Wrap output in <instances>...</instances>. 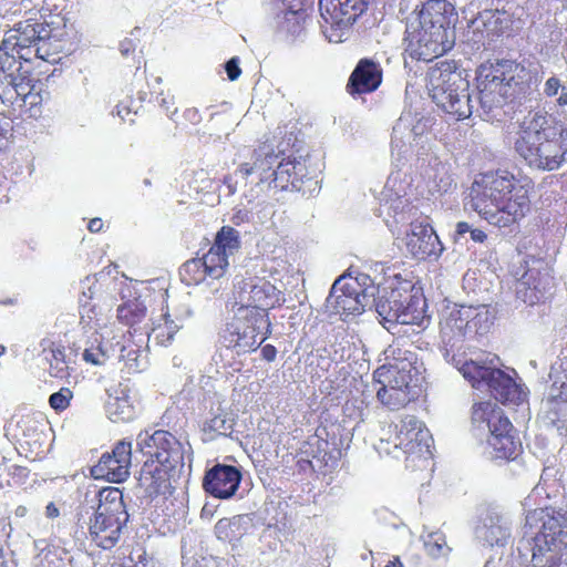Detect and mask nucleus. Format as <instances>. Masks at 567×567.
Here are the masks:
<instances>
[{"instance_id":"nucleus-1","label":"nucleus","mask_w":567,"mask_h":567,"mask_svg":"<svg viewBox=\"0 0 567 567\" xmlns=\"http://www.w3.org/2000/svg\"><path fill=\"white\" fill-rule=\"evenodd\" d=\"M528 72L513 60H495L476 71L477 107L484 121H499L502 109L527 86ZM427 90L433 102L455 120L470 117L475 105L468 94V82L456 71L455 63L442 61L429 72Z\"/></svg>"},{"instance_id":"nucleus-2","label":"nucleus","mask_w":567,"mask_h":567,"mask_svg":"<svg viewBox=\"0 0 567 567\" xmlns=\"http://www.w3.org/2000/svg\"><path fill=\"white\" fill-rule=\"evenodd\" d=\"M534 182L504 169L481 174L471 188L470 207L491 225L506 227L529 210Z\"/></svg>"},{"instance_id":"nucleus-3","label":"nucleus","mask_w":567,"mask_h":567,"mask_svg":"<svg viewBox=\"0 0 567 567\" xmlns=\"http://www.w3.org/2000/svg\"><path fill=\"white\" fill-rule=\"evenodd\" d=\"M514 150L532 169H559L567 163V127L544 109L530 110L518 121Z\"/></svg>"},{"instance_id":"nucleus-4","label":"nucleus","mask_w":567,"mask_h":567,"mask_svg":"<svg viewBox=\"0 0 567 567\" xmlns=\"http://www.w3.org/2000/svg\"><path fill=\"white\" fill-rule=\"evenodd\" d=\"M517 553L526 567H567V513L529 512Z\"/></svg>"},{"instance_id":"nucleus-5","label":"nucleus","mask_w":567,"mask_h":567,"mask_svg":"<svg viewBox=\"0 0 567 567\" xmlns=\"http://www.w3.org/2000/svg\"><path fill=\"white\" fill-rule=\"evenodd\" d=\"M78 525L89 529L91 539L103 549L113 548L128 522L123 494L116 487L94 488L84 495L76 513Z\"/></svg>"},{"instance_id":"nucleus-6","label":"nucleus","mask_w":567,"mask_h":567,"mask_svg":"<svg viewBox=\"0 0 567 567\" xmlns=\"http://www.w3.org/2000/svg\"><path fill=\"white\" fill-rule=\"evenodd\" d=\"M454 7L447 0H427L406 24V40L413 54L432 61L453 47Z\"/></svg>"},{"instance_id":"nucleus-7","label":"nucleus","mask_w":567,"mask_h":567,"mask_svg":"<svg viewBox=\"0 0 567 567\" xmlns=\"http://www.w3.org/2000/svg\"><path fill=\"white\" fill-rule=\"evenodd\" d=\"M386 359L392 357L393 362L379 368L374 378L381 386L377 391L379 401L391 410H399L420 394L423 381V364L417 362V355L410 350L390 347Z\"/></svg>"},{"instance_id":"nucleus-8","label":"nucleus","mask_w":567,"mask_h":567,"mask_svg":"<svg viewBox=\"0 0 567 567\" xmlns=\"http://www.w3.org/2000/svg\"><path fill=\"white\" fill-rule=\"evenodd\" d=\"M372 303L382 326L393 334L399 324L420 326L425 318L426 300L421 289L408 280L378 289V296L371 298Z\"/></svg>"},{"instance_id":"nucleus-9","label":"nucleus","mask_w":567,"mask_h":567,"mask_svg":"<svg viewBox=\"0 0 567 567\" xmlns=\"http://www.w3.org/2000/svg\"><path fill=\"white\" fill-rule=\"evenodd\" d=\"M452 365L467 380L473 388L489 392L496 401L503 404H520L526 399V392L508 374L487 364L482 355L471 359L452 357Z\"/></svg>"},{"instance_id":"nucleus-10","label":"nucleus","mask_w":567,"mask_h":567,"mask_svg":"<svg viewBox=\"0 0 567 567\" xmlns=\"http://www.w3.org/2000/svg\"><path fill=\"white\" fill-rule=\"evenodd\" d=\"M433 120L421 112L404 110L396 120L391 135V157L399 166L412 156L425 162L431 151Z\"/></svg>"},{"instance_id":"nucleus-11","label":"nucleus","mask_w":567,"mask_h":567,"mask_svg":"<svg viewBox=\"0 0 567 567\" xmlns=\"http://www.w3.org/2000/svg\"><path fill=\"white\" fill-rule=\"evenodd\" d=\"M433 437L425 424L413 415H408L394 426V435L380 437L375 449L379 453H385L399 457L398 452L404 454H419L431 456Z\"/></svg>"},{"instance_id":"nucleus-12","label":"nucleus","mask_w":567,"mask_h":567,"mask_svg":"<svg viewBox=\"0 0 567 567\" xmlns=\"http://www.w3.org/2000/svg\"><path fill=\"white\" fill-rule=\"evenodd\" d=\"M271 333L268 313L257 311V317L239 312L227 323L221 334L227 349L235 350L240 355L256 350Z\"/></svg>"},{"instance_id":"nucleus-13","label":"nucleus","mask_w":567,"mask_h":567,"mask_svg":"<svg viewBox=\"0 0 567 567\" xmlns=\"http://www.w3.org/2000/svg\"><path fill=\"white\" fill-rule=\"evenodd\" d=\"M371 0H319L320 16L326 25L322 32L332 43L346 41L351 27L367 11Z\"/></svg>"},{"instance_id":"nucleus-14","label":"nucleus","mask_w":567,"mask_h":567,"mask_svg":"<svg viewBox=\"0 0 567 567\" xmlns=\"http://www.w3.org/2000/svg\"><path fill=\"white\" fill-rule=\"evenodd\" d=\"M374 297V289L360 290V282L352 280V277H338L326 299L324 308L329 315H339L343 320L350 316L361 315L367 307L371 306V298Z\"/></svg>"},{"instance_id":"nucleus-15","label":"nucleus","mask_w":567,"mask_h":567,"mask_svg":"<svg viewBox=\"0 0 567 567\" xmlns=\"http://www.w3.org/2000/svg\"><path fill=\"white\" fill-rule=\"evenodd\" d=\"M136 446L147 456L145 461L157 462L165 470H174L184 465V450L182 443L169 432L157 430L153 434L147 431L136 437Z\"/></svg>"},{"instance_id":"nucleus-16","label":"nucleus","mask_w":567,"mask_h":567,"mask_svg":"<svg viewBox=\"0 0 567 567\" xmlns=\"http://www.w3.org/2000/svg\"><path fill=\"white\" fill-rule=\"evenodd\" d=\"M235 299L239 312L257 317V311L267 312L281 302V292L269 281L246 278L235 284Z\"/></svg>"},{"instance_id":"nucleus-17","label":"nucleus","mask_w":567,"mask_h":567,"mask_svg":"<svg viewBox=\"0 0 567 567\" xmlns=\"http://www.w3.org/2000/svg\"><path fill=\"white\" fill-rule=\"evenodd\" d=\"M471 311L467 306H460L452 309L446 318L441 322V353L447 363L452 364V357L456 354L461 359H468L465 353H461L462 343L467 337H473L470 322Z\"/></svg>"},{"instance_id":"nucleus-18","label":"nucleus","mask_w":567,"mask_h":567,"mask_svg":"<svg viewBox=\"0 0 567 567\" xmlns=\"http://www.w3.org/2000/svg\"><path fill=\"white\" fill-rule=\"evenodd\" d=\"M280 154L275 153L268 145H262L254 151L252 163H243L235 171V176L247 181L254 177L250 183H255L257 195L271 189V171H275L280 162Z\"/></svg>"},{"instance_id":"nucleus-19","label":"nucleus","mask_w":567,"mask_h":567,"mask_svg":"<svg viewBox=\"0 0 567 567\" xmlns=\"http://www.w3.org/2000/svg\"><path fill=\"white\" fill-rule=\"evenodd\" d=\"M132 461V443L120 441L115 444L112 453L105 452L97 464L90 470L95 480H105L112 483H122L130 475Z\"/></svg>"},{"instance_id":"nucleus-20","label":"nucleus","mask_w":567,"mask_h":567,"mask_svg":"<svg viewBox=\"0 0 567 567\" xmlns=\"http://www.w3.org/2000/svg\"><path fill=\"white\" fill-rule=\"evenodd\" d=\"M305 166L301 162L296 159L281 158L275 171H271V189L279 190H296L302 194L307 192L312 194L319 190V182L308 178L306 182L302 179L301 173Z\"/></svg>"},{"instance_id":"nucleus-21","label":"nucleus","mask_w":567,"mask_h":567,"mask_svg":"<svg viewBox=\"0 0 567 567\" xmlns=\"http://www.w3.org/2000/svg\"><path fill=\"white\" fill-rule=\"evenodd\" d=\"M554 288V277L549 269L529 268L517 284V298L527 305H535L544 301L551 296Z\"/></svg>"},{"instance_id":"nucleus-22","label":"nucleus","mask_w":567,"mask_h":567,"mask_svg":"<svg viewBox=\"0 0 567 567\" xmlns=\"http://www.w3.org/2000/svg\"><path fill=\"white\" fill-rule=\"evenodd\" d=\"M240 482L241 472L238 467L216 464L205 473L203 487L216 498L228 499L236 494Z\"/></svg>"},{"instance_id":"nucleus-23","label":"nucleus","mask_w":567,"mask_h":567,"mask_svg":"<svg viewBox=\"0 0 567 567\" xmlns=\"http://www.w3.org/2000/svg\"><path fill=\"white\" fill-rule=\"evenodd\" d=\"M405 246L408 251L416 259L437 260L444 247L435 230L423 223H412L406 234Z\"/></svg>"},{"instance_id":"nucleus-24","label":"nucleus","mask_w":567,"mask_h":567,"mask_svg":"<svg viewBox=\"0 0 567 567\" xmlns=\"http://www.w3.org/2000/svg\"><path fill=\"white\" fill-rule=\"evenodd\" d=\"M475 535L484 546L503 547L512 536V519L496 508H489L477 525Z\"/></svg>"},{"instance_id":"nucleus-25","label":"nucleus","mask_w":567,"mask_h":567,"mask_svg":"<svg viewBox=\"0 0 567 567\" xmlns=\"http://www.w3.org/2000/svg\"><path fill=\"white\" fill-rule=\"evenodd\" d=\"M382 83V68L370 59H362L352 71L347 89L351 95L372 93Z\"/></svg>"},{"instance_id":"nucleus-26","label":"nucleus","mask_w":567,"mask_h":567,"mask_svg":"<svg viewBox=\"0 0 567 567\" xmlns=\"http://www.w3.org/2000/svg\"><path fill=\"white\" fill-rule=\"evenodd\" d=\"M472 420L474 424L477 423L478 430L487 431L488 436L516 432L503 410L492 408L489 403H481L478 408L474 409Z\"/></svg>"},{"instance_id":"nucleus-27","label":"nucleus","mask_w":567,"mask_h":567,"mask_svg":"<svg viewBox=\"0 0 567 567\" xmlns=\"http://www.w3.org/2000/svg\"><path fill=\"white\" fill-rule=\"evenodd\" d=\"M240 249L239 231L230 226H224L216 234L215 241L208 252V260L216 261L223 266L226 272L229 266V257L237 254Z\"/></svg>"},{"instance_id":"nucleus-28","label":"nucleus","mask_w":567,"mask_h":567,"mask_svg":"<svg viewBox=\"0 0 567 567\" xmlns=\"http://www.w3.org/2000/svg\"><path fill=\"white\" fill-rule=\"evenodd\" d=\"M224 275L223 266H218L216 261L208 260V252L202 258L187 260L179 269L181 280L187 286L199 285L206 277L219 279Z\"/></svg>"},{"instance_id":"nucleus-29","label":"nucleus","mask_w":567,"mask_h":567,"mask_svg":"<svg viewBox=\"0 0 567 567\" xmlns=\"http://www.w3.org/2000/svg\"><path fill=\"white\" fill-rule=\"evenodd\" d=\"M235 420L226 409L218 403L212 406L210 411L203 422L202 431L208 440H214L219 435L229 436L233 432Z\"/></svg>"},{"instance_id":"nucleus-30","label":"nucleus","mask_w":567,"mask_h":567,"mask_svg":"<svg viewBox=\"0 0 567 567\" xmlns=\"http://www.w3.org/2000/svg\"><path fill=\"white\" fill-rule=\"evenodd\" d=\"M522 451V443L516 436V432L506 435L487 437L486 453L491 458L516 460Z\"/></svg>"},{"instance_id":"nucleus-31","label":"nucleus","mask_w":567,"mask_h":567,"mask_svg":"<svg viewBox=\"0 0 567 567\" xmlns=\"http://www.w3.org/2000/svg\"><path fill=\"white\" fill-rule=\"evenodd\" d=\"M553 381L547 399L546 406L548 412L555 414L557 417L567 415V373L560 375L559 372L550 373Z\"/></svg>"},{"instance_id":"nucleus-32","label":"nucleus","mask_w":567,"mask_h":567,"mask_svg":"<svg viewBox=\"0 0 567 567\" xmlns=\"http://www.w3.org/2000/svg\"><path fill=\"white\" fill-rule=\"evenodd\" d=\"M49 28L48 24L41 22L25 21L24 23L18 24L16 29L18 34L14 37L16 42L13 43V50L17 51L19 59H23L25 62L29 61V58L22 53V50L29 49L32 51L38 39L44 33L43 30H48Z\"/></svg>"},{"instance_id":"nucleus-33","label":"nucleus","mask_w":567,"mask_h":567,"mask_svg":"<svg viewBox=\"0 0 567 567\" xmlns=\"http://www.w3.org/2000/svg\"><path fill=\"white\" fill-rule=\"evenodd\" d=\"M278 32L295 41L300 39L305 32V13L297 10L280 9L275 17Z\"/></svg>"},{"instance_id":"nucleus-34","label":"nucleus","mask_w":567,"mask_h":567,"mask_svg":"<svg viewBox=\"0 0 567 567\" xmlns=\"http://www.w3.org/2000/svg\"><path fill=\"white\" fill-rule=\"evenodd\" d=\"M251 525L248 515H236L231 518H221L215 525V535L224 542L239 540Z\"/></svg>"},{"instance_id":"nucleus-35","label":"nucleus","mask_w":567,"mask_h":567,"mask_svg":"<svg viewBox=\"0 0 567 567\" xmlns=\"http://www.w3.org/2000/svg\"><path fill=\"white\" fill-rule=\"evenodd\" d=\"M105 412L112 422H128L135 416V409L123 390L109 394Z\"/></svg>"},{"instance_id":"nucleus-36","label":"nucleus","mask_w":567,"mask_h":567,"mask_svg":"<svg viewBox=\"0 0 567 567\" xmlns=\"http://www.w3.org/2000/svg\"><path fill=\"white\" fill-rule=\"evenodd\" d=\"M181 329H183L182 317L176 315V319H172V315L166 313L164 323L153 328L148 339H153L159 346L168 347Z\"/></svg>"},{"instance_id":"nucleus-37","label":"nucleus","mask_w":567,"mask_h":567,"mask_svg":"<svg viewBox=\"0 0 567 567\" xmlns=\"http://www.w3.org/2000/svg\"><path fill=\"white\" fill-rule=\"evenodd\" d=\"M421 540L425 553L434 558H446L451 553V547L446 543V537L441 530L423 532Z\"/></svg>"},{"instance_id":"nucleus-38","label":"nucleus","mask_w":567,"mask_h":567,"mask_svg":"<svg viewBox=\"0 0 567 567\" xmlns=\"http://www.w3.org/2000/svg\"><path fill=\"white\" fill-rule=\"evenodd\" d=\"M146 316V307L137 299L128 300L117 308V318L127 326L140 323Z\"/></svg>"},{"instance_id":"nucleus-39","label":"nucleus","mask_w":567,"mask_h":567,"mask_svg":"<svg viewBox=\"0 0 567 567\" xmlns=\"http://www.w3.org/2000/svg\"><path fill=\"white\" fill-rule=\"evenodd\" d=\"M82 358L86 363H91L93 365H102L105 363L109 359V353L101 336L93 333L91 339L86 342Z\"/></svg>"},{"instance_id":"nucleus-40","label":"nucleus","mask_w":567,"mask_h":567,"mask_svg":"<svg viewBox=\"0 0 567 567\" xmlns=\"http://www.w3.org/2000/svg\"><path fill=\"white\" fill-rule=\"evenodd\" d=\"M470 308L471 313V326H472V334H483L486 333L492 323H493V316L485 305H480L477 307L467 306Z\"/></svg>"},{"instance_id":"nucleus-41","label":"nucleus","mask_w":567,"mask_h":567,"mask_svg":"<svg viewBox=\"0 0 567 567\" xmlns=\"http://www.w3.org/2000/svg\"><path fill=\"white\" fill-rule=\"evenodd\" d=\"M42 37L35 42V47L32 49L34 55L38 59L48 62H54L56 60L59 44L58 41H52V29L43 30Z\"/></svg>"},{"instance_id":"nucleus-42","label":"nucleus","mask_w":567,"mask_h":567,"mask_svg":"<svg viewBox=\"0 0 567 567\" xmlns=\"http://www.w3.org/2000/svg\"><path fill=\"white\" fill-rule=\"evenodd\" d=\"M472 24L476 30L483 28L487 32H494L498 29L499 17L493 11L485 10L472 21Z\"/></svg>"},{"instance_id":"nucleus-43","label":"nucleus","mask_w":567,"mask_h":567,"mask_svg":"<svg viewBox=\"0 0 567 567\" xmlns=\"http://www.w3.org/2000/svg\"><path fill=\"white\" fill-rule=\"evenodd\" d=\"M81 288L82 293L79 302L83 308H85L89 305V301L92 300L100 290V286L97 285L95 277H86L81 281Z\"/></svg>"},{"instance_id":"nucleus-44","label":"nucleus","mask_w":567,"mask_h":567,"mask_svg":"<svg viewBox=\"0 0 567 567\" xmlns=\"http://www.w3.org/2000/svg\"><path fill=\"white\" fill-rule=\"evenodd\" d=\"M73 393L69 388H62L49 398L50 406L55 411H63L70 405Z\"/></svg>"},{"instance_id":"nucleus-45","label":"nucleus","mask_w":567,"mask_h":567,"mask_svg":"<svg viewBox=\"0 0 567 567\" xmlns=\"http://www.w3.org/2000/svg\"><path fill=\"white\" fill-rule=\"evenodd\" d=\"M434 161V168L436 171V174L434 175V181L436 182V185L447 190V188L452 185V177L447 174V167L445 164L440 162L437 157H433Z\"/></svg>"},{"instance_id":"nucleus-46","label":"nucleus","mask_w":567,"mask_h":567,"mask_svg":"<svg viewBox=\"0 0 567 567\" xmlns=\"http://www.w3.org/2000/svg\"><path fill=\"white\" fill-rule=\"evenodd\" d=\"M155 101L166 112V114L169 117H172L177 112V107L174 106L175 101L173 95L159 92L156 93Z\"/></svg>"},{"instance_id":"nucleus-47","label":"nucleus","mask_w":567,"mask_h":567,"mask_svg":"<svg viewBox=\"0 0 567 567\" xmlns=\"http://www.w3.org/2000/svg\"><path fill=\"white\" fill-rule=\"evenodd\" d=\"M563 87L564 84L560 79L553 75L546 80L544 84V93L549 97L556 96Z\"/></svg>"},{"instance_id":"nucleus-48","label":"nucleus","mask_w":567,"mask_h":567,"mask_svg":"<svg viewBox=\"0 0 567 567\" xmlns=\"http://www.w3.org/2000/svg\"><path fill=\"white\" fill-rule=\"evenodd\" d=\"M224 66L229 81H236L240 76L241 69L239 66V59L237 56L229 59Z\"/></svg>"},{"instance_id":"nucleus-49","label":"nucleus","mask_w":567,"mask_h":567,"mask_svg":"<svg viewBox=\"0 0 567 567\" xmlns=\"http://www.w3.org/2000/svg\"><path fill=\"white\" fill-rule=\"evenodd\" d=\"M136 41L131 38H125L120 42L118 50L122 56L127 58L131 53H133L136 49Z\"/></svg>"},{"instance_id":"nucleus-50","label":"nucleus","mask_w":567,"mask_h":567,"mask_svg":"<svg viewBox=\"0 0 567 567\" xmlns=\"http://www.w3.org/2000/svg\"><path fill=\"white\" fill-rule=\"evenodd\" d=\"M473 227L466 221H460L456 224L455 233H454V241L456 244H461L462 239L466 234H470Z\"/></svg>"},{"instance_id":"nucleus-51","label":"nucleus","mask_w":567,"mask_h":567,"mask_svg":"<svg viewBox=\"0 0 567 567\" xmlns=\"http://www.w3.org/2000/svg\"><path fill=\"white\" fill-rule=\"evenodd\" d=\"M352 280L360 282V290L368 289L369 292H371L372 288L374 289V291L377 290V288L373 286L371 278L368 275H360L357 278H352Z\"/></svg>"},{"instance_id":"nucleus-52","label":"nucleus","mask_w":567,"mask_h":567,"mask_svg":"<svg viewBox=\"0 0 567 567\" xmlns=\"http://www.w3.org/2000/svg\"><path fill=\"white\" fill-rule=\"evenodd\" d=\"M261 354L266 361L272 362L276 359L277 349L272 344H266L261 349Z\"/></svg>"},{"instance_id":"nucleus-53","label":"nucleus","mask_w":567,"mask_h":567,"mask_svg":"<svg viewBox=\"0 0 567 567\" xmlns=\"http://www.w3.org/2000/svg\"><path fill=\"white\" fill-rule=\"evenodd\" d=\"M176 315L182 317V323L184 324L187 319H189L193 316L192 309H189L186 306L181 307L177 309L174 315H172V319H176Z\"/></svg>"},{"instance_id":"nucleus-54","label":"nucleus","mask_w":567,"mask_h":567,"mask_svg":"<svg viewBox=\"0 0 567 567\" xmlns=\"http://www.w3.org/2000/svg\"><path fill=\"white\" fill-rule=\"evenodd\" d=\"M470 237L475 243H484L487 238L486 234L478 228H472L470 231Z\"/></svg>"},{"instance_id":"nucleus-55","label":"nucleus","mask_w":567,"mask_h":567,"mask_svg":"<svg viewBox=\"0 0 567 567\" xmlns=\"http://www.w3.org/2000/svg\"><path fill=\"white\" fill-rule=\"evenodd\" d=\"M187 355L184 353H177L172 358V364L175 368L186 367Z\"/></svg>"},{"instance_id":"nucleus-56","label":"nucleus","mask_w":567,"mask_h":567,"mask_svg":"<svg viewBox=\"0 0 567 567\" xmlns=\"http://www.w3.org/2000/svg\"><path fill=\"white\" fill-rule=\"evenodd\" d=\"M103 221L101 218H93L90 220L87 228L91 233H97L102 229Z\"/></svg>"},{"instance_id":"nucleus-57","label":"nucleus","mask_w":567,"mask_h":567,"mask_svg":"<svg viewBox=\"0 0 567 567\" xmlns=\"http://www.w3.org/2000/svg\"><path fill=\"white\" fill-rule=\"evenodd\" d=\"M59 508L53 504V503H49L45 507V515L49 517V518H54V517H58L59 516Z\"/></svg>"},{"instance_id":"nucleus-58","label":"nucleus","mask_w":567,"mask_h":567,"mask_svg":"<svg viewBox=\"0 0 567 567\" xmlns=\"http://www.w3.org/2000/svg\"><path fill=\"white\" fill-rule=\"evenodd\" d=\"M131 111L128 107L126 106H123V105H117L116 106V114L123 120V121H126V117L130 115Z\"/></svg>"},{"instance_id":"nucleus-59","label":"nucleus","mask_w":567,"mask_h":567,"mask_svg":"<svg viewBox=\"0 0 567 567\" xmlns=\"http://www.w3.org/2000/svg\"><path fill=\"white\" fill-rule=\"evenodd\" d=\"M559 92H560V95L557 99V103L560 106H566L567 105V87H566V85H564V87Z\"/></svg>"},{"instance_id":"nucleus-60","label":"nucleus","mask_w":567,"mask_h":567,"mask_svg":"<svg viewBox=\"0 0 567 567\" xmlns=\"http://www.w3.org/2000/svg\"><path fill=\"white\" fill-rule=\"evenodd\" d=\"M52 357H53V359L56 362L58 361H62V362L65 361V354H64V350L63 349L56 348V349L52 350Z\"/></svg>"},{"instance_id":"nucleus-61","label":"nucleus","mask_w":567,"mask_h":567,"mask_svg":"<svg viewBox=\"0 0 567 567\" xmlns=\"http://www.w3.org/2000/svg\"><path fill=\"white\" fill-rule=\"evenodd\" d=\"M16 302H17V300L13 298H8V299L0 301V303L3 306H13V305H16Z\"/></svg>"},{"instance_id":"nucleus-62","label":"nucleus","mask_w":567,"mask_h":567,"mask_svg":"<svg viewBox=\"0 0 567 567\" xmlns=\"http://www.w3.org/2000/svg\"><path fill=\"white\" fill-rule=\"evenodd\" d=\"M0 567H7L6 566V559H4L3 549H2L1 546H0Z\"/></svg>"},{"instance_id":"nucleus-63","label":"nucleus","mask_w":567,"mask_h":567,"mask_svg":"<svg viewBox=\"0 0 567 567\" xmlns=\"http://www.w3.org/2000/svg\"><path fill=\"white\" fill-rule=\"evenodd\" d=\"M385 567H395V563L390 561Z\"/></svg>"},{"instance_id":"nucleus-64","label":"nucleus","mask_w":567,"mask_h":567,"mask_svg":"<svg viewBox=\"0 0 567 567\" xmlns=\"http://www.w3.org/2000/svg\"><path fill=\"white\" fill-rule=\"evenodd\" d=\"M398 567H403V565L398 560Z\"/></svg>"}]
</instances>
